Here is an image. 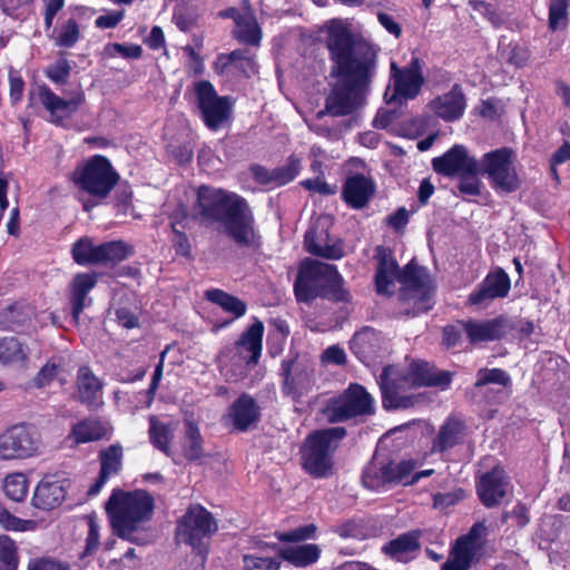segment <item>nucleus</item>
I'll return each mask as SVG.
<instances>
[{"mask_svg":"<svg viewBox=\"0 0 570 570\" xmlns=\"http://www.w3.org/2000/svg\"><path fill=\"white\" fill-rule=\"evenodd\" d=\"M345 436L346 429L343 426L322 429L309 434L301 448L303 469L315 479L330 476L334 465L333 454Z\"/></svg>","mask_w":570,"mask_h":570,"instance_id":"obj_6","label":"nucleus"},{"mask_svg":"<svg viewBox=\"0 0 570 570\" xmlns=\"http://www.w3.org/2000/svg\"><path fill=\"white\" fill-rule=\"evenodd\" d=\"M514 160L515 154L510 147L491 150L484 154L479 163L481 175L488 177L493 189L513 193L521 186Z\"/></svg>","mask_w":570,"mask_h":570,"instance_id":"obj_10","label":"nucleus"},{"mask_svg":"<svg viewBox=\"0 0 570 570\" xmlns=\"http://www.w3.org/2000/svg\"><path fill=\"white\" fill-rule=\"evenodd\" d=\"M40 434L29 423H18L0 434V460H24L39 454Z\"/></svg>","mask_w":570,"mask_h":570,"instance_id":"obj_13","label":"nucleus"},{"mask_svg":"<svg viewBox=\"0 0 570 570\" xmlns=\"http://www.w3.org/2000/svg\"><path fill=\"white\" fill-rule=\"evenodd\" d=\"M66 498V490L60 481L42 479L36 488L32 504L42 510L60 505Z\"/></svg>","mask_w":570,"mask_h":570,"instance_id":"obj_34","label":"nucleus"},{"mask_svg":"<svg viewBox=\"0 0 570 570\" xmlns=\"http://www.w3.org/2000/svg\"><path fill=\"white\" fill-rule=\"evenodd\" d=\"M72 180L80 190L101 200L117 185L119 175L107 157L95 155L75 169Z\"/></svg>","mask_w":570,"mask_h":570,"instance_id":"obj_8","label":"nucleus"},{"mask_svg":"<svg viewBox=\"0 0 570 570\" xmlns=\"http://www.w3.org/2000/svg\"><path fill=\"white\" fill-rule=\"evenodd\" d=\"M387 347L386 338L370 326L357 331L351 340V351L367 366L385 355Z\"/></svg>","mask_w":570,"mask_h":570,"instance_id":"obj_20","label":"nucleus"},{"mask_svg":"<svg viewBox=\"0 0 570 570\" xmlns=\"http://www.w3.org/2000/svg\"><path fill=\"white\" fill-rule=\"evenodd\" d=\"M38 97L43 107L50 112L51 121L55 124H60L63 119L71 116L85 101V96L82 92H79L71 99L66 100L56 95L46 85L39 86Z\"/></svg>","mask_w":570,"mask_h":570,"instance_id":"obj_25","label":"nucleus"},{"mask_svg":"<svg viewBox=\"0 0 570 570\" xmlns=\"http://www.w3.org/2000/svg\"><path fill=\"white\" fill-rule=\"evenodd\" d=\"M80 38V30L73 18L68 19L60 28L55 43L59 47L71 48Z\"/></svg>","mask_w":570,"mask_h":570,"instance_id":"obj_50","label":"nucleus"},{"mask_svg":"<svg viewBox=\"0 0 570 570\" xmlns=\"http://www.w3.org/2000/svg\"><path fill=\"white\" fill-rule=\"evenodd\" d=\"M194 216L205 224H220L239 247L258 246L255 219L250 206L240 195L203 185L197 190Z\"/></svg>","mask_w":570,"mask_h":570,"instance_id":"obj_3","label":"nucleus"},{"mask_svg":"<svg viewBox=\"0 0 570 570\" xmlns=\"http://www.w3.org/2000/svg\"><path fill=\"white\" fill-rule=\"evenodd\" d=\"M374 400L364 386L352 383L337 397L331 399L324 409L330 423L344 422L374 414Z\"/></svg>","mask_w":570,"mask_h":570,"instance_id":"obj_11","label":"nucleus"},{"mask_svg":"<svg viewBox=\"0 0 570 570\" xmlns=\"http://www.w3.org/2000/svg\"><path fill=\"white\" fill-rule=\"evenodd\" d=\"M510 278L502 268L489 273L478 287L469 295L470 305L487 306L495 298H503L510 291Z\"/></svg>","mask_w":570,"mask_h":570,"instance_id":"obj_22","label":"nucleus"},{"mask_svg":"<svg viewBox=\"0 0 570 570\" xmlns=\"http://www.w3.org/2000/svg\"><path fill=\"white\" fill-rule=\"evenodd\" d=\"M301 170V160L295 156H289L287 163L283 166L276 167L278 176V185L284 186L298 175Z\"/></svg>","mask_w":570,"mask_h":570,"instance_id":"obj_54","label":"nucleus"},{"mask_svg":"<svg viewBox=\"0 0 570 570\" xmlns=\"http://www.w3.org/2000/svg\"><path fill=\"white\" fill-rule=\"evenodd\" d=\"M259 406L253 396L243 393L233 402L228 410V417L232 420L234 429L245 432L249 426L259 420Z\"/></svg>","mask_w":570,"mask_h":570,"instance_id":"obj_29","label":"nucleus"},{"mask_svg":"<svg viewBox=\"0 0 570 570\" xmlns=\"http://www.w3.org/2000/svg\"><path fill=\"white\" fill-rule=\"evenodd\" d=\"M316 531V527L314 524H307L304 527H299L289 532L276 533V537L279 541L283 542H299L306 539H309L314 535Z\"/></svg>","mask_w":570,"mask_h":570,"instance_id":"obj_56","label":"nucleus"},{"mask_svg":"<svg viewBox=\"0 0 570 570\" xmlns=\"http://www.w3.org/2000/svg\"><path fill=\"white\" fill-rule=\"evenodd\" d=\"M205 298L222 307L224 312L232 314L234 318L243 316L247 311V305L244 301L224 292L223 289H207L205 292Z\"/></svg>","mask_w":570,"mask_h":570,"instance_id":"obj_40","label":"nucleus"},{"mask_svg":"<svg viewBox=\"0 0 570 570\" xmlns=\"http://www.w3.org/2000/svg\"><path fill=\"white\" fill-rule=\"evenodd\" d=\"M410 219V213L405 207H400L395 213L386 217V224L395 230L403 229Z\"/></svg>","mask_w":570,"mask_h":570,"instance_id":"obj_62","label":"nucleus"},{"mask_svg":"<svg viewBox=\"0 0 570 570\" xmlns=\"http://www.w3.org/2000/svg\"><path fill=\"white\" fill-rule=\"evenodd\" d=\"M421 531L412 530L399 534L395 539L382 547V552L390 559L407 563L414 559L415 553L421 549Z\"/></svg>","mask_w":570,"mask_h":570,"instance_id":"obj_28","label":"nucleus"},{"mask_svg":"<svg viewBox=\"0 0 570 570\" xmlns=\"http://www.w3.org/2000/svg\"><path fill=\"white\" fill-rule=\"evenodd\" d=\"M125 12L124 11H111L106 14L99 16L95 24L97 28L100 29H111L115 28L124 18Z\"/></svg>","mask_w":570,"mask_h":570,"instance_id":"obj_61","label":"nucleus"},{"mask_svg":"<svg viewBox=\"0 0 570 570\" xmlns=\"http://www.w3.org/2000/svg\"><path fill=\"white\" fill-rule=\"evenodd\" d=\"M374 193L375 184L362 174L347 177L342 188L343 200L353 209L364 208Z\"/></svg>","mask_w":570,"mask_h":570,"instance_id":"obj_26","label":"nucleus"},{"mask_svg":"<svg viewBox=\"0 0 570 570\" xmlns=\"http://www.w3.org/2000/svg\"><path fill=\"white\" fill-rule=\"evenodd\" d=\"M414 470L411 461H392L373 459L364 469L362 482L370 490H380L389 484L402 483L407 485L409 478Z\"/></svg>","mask_w":570,"mask_h":570,"instance_id":"obj_15","label":"nucleus"},{"mask_svg":"<svg viewBox=\"0 0 570 570\" xmlns=\"http://www.w3.org/2000/svg\"><path fill=\"white\" fill-rule=\"evenodd\" d=\"M476 158L469 155L464 145L455 144L443 155L432 159L433 170L444 177H455L478 169Z\"/></svg>","mask_w":570,"mask_h":570,"instance_id":"obj_19","label":"nucleus"},{"mask_svg":"<svg viewBox=\"0 0 570 570\" xmlns=\"http://www.w3.org/2000/svg\"><path fill=\"white\" fill-rule=\"evenodd\" d=\"M70 63L67 59H59L45 70V75L55 83H66L70 75Z\"/></svg>","mask_w":570,"mask_h":570,"instance_id":"obj_53","label":"nucleus"},{"mask_svg":"<svg viewBox=\"0 0 570 570\" xmlns=\"http://www.w3.org/2000/svg\"><path fill=\"white\" fill-rule=\"evenodd\" d=\"M183 453L185 459L188 461H196L200 459L204 454L203 438L200 435L199 428L191 420H187L185 422Z\"/></svg>","mask_w":570,"mask_h":570,"instance_id":"obj_43","label":"nucleus"},{"mask_svg":"<svg viewBox=\"0 0 570 570\" xmlns=\"http://www.w3.org/2000/svg\"><path fill=\"white\" fill-rule=\"evenodd\" d=\"M9 85H10V100L12 105L18 104L22 99L23 90H24V81L21 76L10 69L9 71Z\"/></svg>","mask_w":570,"mask_h":570,"instance_id":"obj_59","label":"nucleus"},{"mask_svg":"<svg viewBox=\"0 0 570 570\" xmlns=\"http://www.w3.org/2000/svg\"><path fill=\"white\" fill-rule=\"evenodd\" d=\"M485 533L487 525L484 522L474 523L466 534L455 540L441 570H469L480 548L479 540Z\"/></svg>","mask_w":570,"mask_h":570,"instance_id":"obj_17","label":"nucleus"},{"mask_svg":"<svg viewBox=\"0 0 570 570\" xmlns=\"http://www.w3.org/2000/svg\"><path fill=\"white\" fill-rule=\"evenodd\" d=\"M148 434L150 442L156 449L166 455L170 454L169 443L173 439V433L167 424L159 422L155 416H150Z\"/></svg>","mask_w":570,"mask_h":570,"instance_id":"obj_45","label":"nucleus"},{"mask_svg":"<svg viewBox=\"0 0 570 570\" xmlns=\"http://www.w3.org/2000/svg\"><path fill=\"white\" fill-rule=\"evenodd\" d=\"M243 567L245 570H279L281 560L278 558L259 557L257 554H244Z\"/></svg>","mask_w":570,"mask_h":570,"instance_id":"obj_51","label":"nucleus"},{"mask_svg":"<svg viewBox=\"0 0 570 570\" xmlns=\"http://www.w3.org/2000/svg\"><path fill=\"white\" fill-rule=\"evenodd\" d=\"M215 70L218 73L233 72L246 78L256 71L255 61L247 56V51L236 49L229 53H222L215 62Z\"/></svg>","mask_w":570,"mask_h":570,"instance_id":"obj_33","label":"nucleus"},{"mask_svg":"<svg viewBox=\"0 0 570 570\" xmlns=\"http://www.w3.org/2000/svg\"><path fill=\"white\" fill-rule=\"evenodd\" d=\"M98 275L95 273H78L73 276L70 284V303L72 308V318L77 323L86 307L88 294L96 286Z\"/></svg>","mask_w":570,"mask_h":570,"instance_id":"obj_31","label":"nucleus"},{"mask_svg":"<svg viewBox=\"0 0 570 570\" xmlns=\"http://www.w3.org/2000/svg\"><path fill=\"white\" fill-rule=\"evenodd\" d=\"M77 391L80 402L88 407L96 409L100 405L102 382L87 365L80 366L77 372Z\"/></svg>","mask_w":570,"mask_h":570,"instance_id":"obj_32","label":"nucleus"},{"mask_svg":"<svg viewBox=\"0 0 570 570\" xmlns=\"http://www.w3.org/2000/svg\"><path fill=\"white\" fill-rule=\"evenodd\" d=\"M510 489V478L500 466L483 473L476 484L481 503L488 509L498 507Z\"/></svg>","mask_w":570,"mask_h":570,"instance_id":"obj_21","label":"nucleus"},{"mask_svg":"<svg viewBox=\"0 0 570 570\" xmlns=\"http://www.w3.org/2000/svg\"><path fill=\"white\" fill-rule=\"evenodd\" d=\"M99 547V525L92 520H89V530L86 538L85 550L80 553V558L94 554Z\"/></svg>","mask_w":570,"mask_h":570,"instance_id":"obj_58","label":"nucleus"},{"mask_svg":"<svg viewBox=\"0 0 570 570\" xmlns=\"http://www.w3.org/2000/svg\"><path fill=\"white\" fill-rule=\"evenodd\" d=\"M404 373L414 387L436 386L445 390L452 381L451 372L438 370L430 363L420 360L412 361Z\"/></svg>","mask_w":570,"mask_h":570,"instance_id":"obj_23","label":"nucleus"},{"mask_svg":"<svg viewBox=\"0 0 570 570\" xmlns=\"http://www.w3.org/2000/svg\"><path fill=\"white\" fill-rule=\"evenodd\" d=\"M71 254L79 265H98V245L88 237L78 239L72 245Z\"/></svg>","mask_w":570,"mask_h":570,"instance_id":"obj_46","label":"nucleus"},{"mask_svg":"<svg viewBox=\"0 0 570 570\" xmlns=\"http://www.w3.org/2000/svg\"><path fill=\"white\" fill-rule=\"evenodd\" d=\"M18 557L14 542L7 535L0 537V570H17Z\"/></svg>","mask_w":570,"mask_h":570,"instance_id":"obj_48","label":"nucleus"},{"mask_svg":"<svg viewBox=\"0 0 570 570\" xmlns=\"http://www.w3.org/2000/svg\"><path fill=\"white\" fill-rule=\"evenodd\" d=\"M124 449L120 444H111L99 452L100 473L107 476L116 475L122 465Z\"/></svg>","mask_w":570,"mask_h":570,"instance_id":"obj_44","label":"nucleus"},{"mask_svg":"<svg viewBox=\"0 0 570 570\" xmlns=\"http://www.w3.org/2000/svg\"><path fill=\"white\" fill-rule=\"evenodd\" d=\"M461 325L471 343L497 341L507 333V320L495 317L487 321H462Z\"/></svg>","mask_w":570,"mask_h":570,"instance_id":"obj_27","label":"nucleus"},{"mask_svg":"<svg viewBox=\"0 0 570 570\" xmlns=\"http://www.w3.org/2000/svg\"><path fill=\"white\" fill-rule=\"evenodd\" d=\"M58 374V366L56 364L47 363L43 365L33 379L35 386L41 389L51 383Z\"/></svg>","mask_w":570,"mask_h":570,"instance_id":"obj_60","label":"nucleus"},{"mask_svg":"<svg viewBox=\"0 0 570 570\" xmlns=\"http://www.w3.org/2000/svg\"><path fill=\"white\" fill-rule=\"evenodd\" d=\"M3 491L10 500L23 501L28 493V482L24 474L13 473L8 475L3 482Z\"/></svg>","mask_w":570,"mask_h":570,"instance_id":"obj_47","label":"nucleus"},{"mask_svg":"<svg viewBox=\"0 0 570 570\" xmlns=\"http://www.w3.org/2000/svg\"><path fill=\"white\" fill-rule=\"evenodd\" d=\"M374 258L377 262L374 281L379 294L392 295L395 281L402 285L399 314L415 317L432 308L435 286L425 267L412 259L400 269L393 250L384 246H376Z\"/></svg>","mask_w":570,"mask_h":570,"instance_id":"obj_2","label":"nucleus"},{"mask_svg":"<svg viewBox=\"0 0 570 570\" xmlns=\"http://www.w3.org/2000/svg\"><path fill=\"white\" fill-rule=\"evenodd\" d=\"M112 49L126 59H138L142 55V48L134 43H114Z\"/></svg>","mask_w":570,"mask_h":570,"instance_id":"obj_63","label":"nucleus"},{"mask_svg":"<svg viewBox=\"0 0 570 570\" xmlns=\"http://www.w3.org/2000/svg\"><path fill=\"white\" fill-rule=\"evenodd\" d=\"M282 393L295 402L307 395L314 384V368L299 356L286 357L281 363Z\"/></svg>","mask_w":570,"mask_h":570,"instance_id":"obj_14","label":"nucleus"},{"mask_svg":"<svg viewBox=\"0 0 570 570\" xmlns=\"http://www.w3.org/2000/svg\"><path fill=\"white\" fill-rule=\"evenodd\" d=\"M217 531L214 515L200 504H190L177 521L176 538L190 546L204 564L209 553V540Z\"/></svg>","mask_w":570,"mask_h":570,"instance_id":"obj_7","label":"nucleus"},{"mask_svg":"<svg viewBox=\"0 0 570 570\" xmlns=\"http://www.w3.org/2000/svg\"><path fill=\"white\" fill-rule=\"evenodd\" d=\"M298 302L311 303L317 297L333 302H348L350 293L343 287V278L334 265L305 259L294 283Z\"/></svg>","mask_w":570,"mask_h":570,"instance_id":"obj_4","label":"nucleus"},{"mask_svg":"<svg viewBox=\"0 0 570 570\" xmlns=\"http://www.w3.org/2000/svg\"><path fill=\"white\" fill-rule=\"evenodd\" d=\"M264 324L256 320L240 336L236 345L240 352L246 351L249 356L244 357L249 366L257 365L263 350Z\"/></svg>","mask_w":570,"mask_h":570,"instance_id":"obj_36","label":"nucleus"},{"mask_svg":"<svg viewBox=\"0 0 570 570\" xmlns=\"http://www.w3.org/2000/svg\"><path fill=\"white\" fill-rule=\"evenodd\" d=\"M30 347L16 336L0 338V364L7 367L26 370L30 362Z\"/></svg>","mask_w":570,"mask_h":570,"instance_id":"obj_30","label":"nucleus"},{"mask_svg":"<svg viewBox=\"0 0 570 570\" xmlns=\"http://www.w3.org/2000/svg\"><path fill=\"white\" fill-rule=\"evenodd\" d=\"M153 510L154 499L144 490H115L106 503V511L117 534L132 542H137L134 532L141 522L151 518Z\"/></svg>","mask_w":570,"mask_h":570,"instance_id":"obj_5","label":"nucleus"},{"mask_svg":"<svg viewBox=\"0 0 570 570\" xmlns=\"http://www.w3.org/2000/svg\"><path fill=\"white\" fill-rule=\"evenodd\" d=\"M504 58L508 63L522 68L527 65L530 58V51L527 47L520 45H510L507 50L503 51Z\"/></svg>","mask_w":570,"mask_h":570,"instance_id":"obj_55","label":"nucleus"},{"mask_svg":"<svg viewBox=\"0 0 570 570\" xmlns=\"http://www.w3.org/2000/svg\"><path fill=\"white\" fill-rule=\"evenodd\" d=\"M320 554L321 549L314 543L278 549L279 560H285L298 568H306L315 563L318 560Z\"/></svg>","mask_w":570,"mask_h":570,"instance_id":"obj_37","label":"nucleus"},{"mask_svg":"<svg viewBox=\"0 0 570 570\" xmlns=\"http://www.w3.org/2000/svg\"><path fill=\"white\" fill-rule=\"evenodd\" d=\"M134 253L132 247L124 240H110L98 245V265H116Z\"/></svg>","mask_w":570,"mask_h":570,"instance_id":"obj_39","label":"nucleus"},{"mask_svg":"<svg viewBox=\"0 0 570 570\" xmlns=\"http://www.w3.org/2000/svg\"><path fill=\"white\" fill-rule=\"evenodd\" d=\"M196 106L205 126L213 131L219 130L232 117L233 104L227 96H218L208 80L194 85Z\"/></svg>","mask_w":570,"mask_h":570,"instance_id":"obj_12","label":"nucleus"},{"mask_svg":"<svg viewBox=\"0 0 570 570\" xmlns=\"http://www.w3.org/2000/svg\"><path fill=\"white\" fill-rule=\"evenodd\" d=\"M428 107L444 121L452 122L460 119L466 108L465 96L461 86L455 83L450 91L433 98Z\"/></svg>","mask_w":570,"mask_h":570,"instance_id":"obj_24","label":"nucleus"},{"mask_svg":"<svg viewBox=\"0 0 570 570\" xmlns=\"http://www.w3.org/2000/svg\"><path fill=\"white\" fill-rule=\"evenodd\" d=\"M27 570H70V567L51 558H38L29 561Z\"/></svg>","mask_w":570,"mask_h":570,"instance_id":"obj_57","label":"nucleus"},{"mask_svg":"<svg viewBox=\"0 0 570 570\" xmlns=\"http://www.w3.org/2000/svg\"><path fill=\"white\" fill-rule=\"evenodd\" d=\"M106 433V426L96 419H85L75 424L71 430V436L78 444L99 441Z\"/></svg>","mask_w":570,"mask_h":570,"instance_id":"obj_41","label":"nucleus"},{"mask_svg":"<svg viewBox=\"0 0 570 570\" xmlns=\"http://www.w3.org/2000/svg\"><path fill=\"white\" fill-rule=\"evenodd\" d=\"M567 23V0H552L549 6V29L551 31H557L566 28Z\"/></svg>","mask_w":570,"mask_h":570,"instance_id":"obj_49","label":"nucleus"},{"mask_svg":"<svg viewBox=\"0 0 570 570\" xmlns=\"http://www.w3.org/2000/svg\"><path fill=\"white\" fill-rule=\"evenodd\" d=\"M303 187L308 190L316 191L321 195H333L335 193V187L328 185L326 181L321 178L306 179L301 183Z\"/></svg>","mask_w":570,"mask_h":570,"instance_id":"obj_64","label":"nucleus"},{"mask_svg":"<svg viewBox=\"0 0 570 570\" xmlns=\"http://www.w3.org/2000/svg\"><path fill=\"white\" fill-rule=\"evenodd\" d=\"M391 78L394 91L391 96L385 92L384 98L387 105L402 104V100L416 98L425 82L420 58L413 57L409 66L404 68H399L395 62H392Z\"/></svg>","mask_w":570,"mask_h":570,"instance_id":"obj_16","label":"nucleus"},{"mask_svg":"<svg viewBox=\"0 0 570 570\" xmlns=\"http://www.w3.org/2000/svg\"><path fill=\"white\" fill-rule=\"evenodd\" d=\"M377 384L382 394V405L387 411L407 410L423 402L422 394L411 393L414 386L404 373V368L396 365L383 367Z\"/></svg>","mask_w":570,"mask_h":570,"instance_id":"obj_9","label":"nucleus"},{"mask_svg":"<svg viewBox=\"0 0 570 570\" xmlns=\"http://www.w3.org/2000/svg\"><path fill=\"white\" fill-rule=\"evenodd\" d=\"M327 217H317L307 229L304 246L307 253L327 259H340L344 249L338 242L331 243Z\"/></svg>","mask_w":570,"mask_h":570,"instance_id":"obj_18","label":"nucleus"},{"mask_svg":"<svg viewBox=\"0 0 570 570\" xmlns=\"http://www.w3.org/2000/svg\"><path fill=\"white\" fill-rule=\"evenodd\" d=\"M325 45L332 63L330 76L335 81L316 117L352 115L365 104L376 76L380 49L336 20L326 29Z\"/></svg>","mask_w":570,"mask_h":570,"instance_id":"obj_1","label":"nucleus"},{"mask_svg":"<svg viewBox=\"0 0 570 570\" xmlns=\"http://www.w3.org/2000/svg\"><path fill=\"white\" fill-rule=\"evenodd\" d=\"M234 36L239 42L258 46L262 38V30L252 12H245L237 21L234 29Z\"/></svg>","mask_w":570,"mask_h":570,"instance_id":"obj_42","label":"nucleus"},{"mask_svg":"<svg viewBox=\"0 0 570 570\" xmlns=\"http://www.w3.org/2000/svg\"><path fill=\"white\" fill-rule=\"evenodd\" d=\"M465 425L462 421L449 417L439 430L438 435L432 442V452L443 453L463 440Z\"/></svg>","mask_w":570,"mask_h":570,"instance_id":"obj_35","label":"nucleus"},{"mask_svg":"<svg viewBox=\"0 0 570 570\" xmlns=\"http://www.w3.org/2000/svg\"><path fill=\"white\" fill-rule=\"evenodd\" d=\"M479 174H481L480 167L474 173H463L458 175L459 183L458 189L461 194L468 196H478L481 194L482 183L479 178Z\"/></svg>","mask_w":570,"mask_h":570,"instance_id":"obj_52","label":"nucleus"},{"mask_svg":"<svg viewBox=\"0 0 570 570\" xmlns=\"http://www.w3.org/2000/svg\"><path fill=\"white\" fill-rule=\"evenodd\" d=\"M475 377V383L470 392L471 399L475 403H480L481 393L483 392V389L487 385L494 384L500 385L502 387H508L511 385V376L509 375V373L498 367L480 368L478 370Z\"/></svg>","mask_w":570,"mask_h":570,"instance_id":"obj_38","label":"nucleus"}]
</instances>
